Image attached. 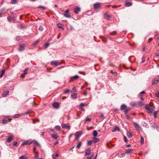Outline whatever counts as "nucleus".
<instances>
[{
	"label": "nucleus",
	"instance_id": "nucleus-21",
	"mask_svg": "<svg viewBox=\"0 0 159 159\" xmlns=\"http://www.w3.org/2000/svg\"><path fill=\"white\" fill-rule=\"evenodd\" d=\"M51 137L55 139H57L58 138V136L57 134H55L51 135Z\"/></svg>",
	"mask_w": 159,
	"mask_h": 159
},
{
	"label": "nucleus",
	"instance_id": "nucleus-7",
	"mask_svg": "<svg viewBox=\"0 0 159 159\" xmlns=\"http://www.w3.org/2000/svg\"><path fill=\"white\" fill-rule=\"evenodd\" d=\"M25 44H20L19 50L20 51H22L24 50L25 47Z\"/></svg>",
	"mask_w": 159,
	"mask_h": 159
},
{
	"label": "nucleus",
	"instance_id": "nucleus-31",
	"mask_svg": "<svg viewBox=\"0 0 159 159\" xmlns=\"http://www.w3.org/2000/svg\"><path fill=\"white\" fill-rule=\"evenodd\" d=\"M21 116V114H16L14 115L13 117L14 118H19V117Z\"/></svg>",
	"mask_w": 159,
	"mask_h": 159
},
{
	"label": "nucleus",
	"instance_id": "nucleus-9",
	"mask_svg": "<svg viewBox=\"0 0 159 159\" xmlns=\"http://www.w3.org/2000/svg\"><path fill=\"white\" fill-rule=\"evenodd\" d=\"M13 138V136H8V138H7V141L8 143H10L11 142V140H12Z\"/></svg>",
	"mask_w": 159,
	"mask_h": 159
},
{
	"label": "nucleus",
	"instance_id": "nucleus-17",
	"mask_svg": "<svg viewBox=\"0 0 159 159\" xmlns=\"http://www.w3.org/2000/svg\"><path fill=\"white\" fill-rule=\"evenodd\" d=\"M133 151V149H129L127 150L126 151H125V153L127 154H129L132 153V151Z\"/></svg>",
	"mask_w": 159,
	"mask_h": 159
},
{
	"label": "nucleus",
	"instance_id": "nucleus-43",
	"mask_svg": "<svg viewBox=\"0 0 159 159\" xmlns=\"http://www.w3.org/2000/svg\"><path fill=\"white\" fill-rule=\"evenodd\" d=\"M38 29L39 30L42 31L43 30V28L42 26H40Z\"/></svg>",
	"mask_w": 159,
	"mask_h": 159
},
{
	"label": "nucleus",
	"instance_id": "nucleus-60",
	"mask_svg": "<svg viewBox=\"0 0 159 159\" xmlns=\"http://www.w3.org/2000/svg\"><path fill=\"white\" fill-rule=\"evenodd\" d=\"M39 158V155H36L34 158V159H38Z\"/></svg>",
	"mask_w": 159,
	"mask_h": 159
},
{
	"label": "nucleus",
	"instance_id": "nucleus-46",
	"mask_svg": "<svg viewBox=\"0 0 159 159\" xmlns=\"http://www.w3.org/2000/svg\"><path fill=\"white\" fill-rule=\"evenodd\" d=\"M100 118L102 119H103L104 118V115L103 114H101L100 116Z\"/></svg>",
	"mask_w": 159,
	"mask_h": 159
},
{
	"label": "nucleus",
	"instance_id": "nucleus-47",
	"mask_svg": "<svg viewBox=\"0 0 159 159\" xmlns=\"http://www.w3.org/2000/svg\"><path fill=\"white\" fill-rule=\"evenodd\" d=\"M155 95L157 97L159 98V92H157L156 93Z\"/></svg>",
	"mask_w": 159,
	"mask_h": 159
},
{
	"label": "nucleus",
	"instance_id": "nucleus-38",
	"mask_svg": "<svg viewBox=\"0 0 159 159\" xmlns=\"http://www.w3.org/2000/svg\"><path fill=\"white\" fill-rule=\"evenodd\" d=\"M57 26L60 28H62L63 25L60 23H58L57 24Z\"/></svg>",
	"mask_w": 159,
	"mask_h": 159
},
{
	"label": "nucleus",
	"instance_id": "nucleus-29",
	"mask_svg": "<svg viewBox=\"0 0 159 159\" xmlns=\"http://www.w3.org/2000/svg\"><path fill=\"white\" fill-rule=\"evenodd\" d=\"M17 2V0H11V4H14L16 3Z\"/></svg>",
	"mask_w": 159,
	"mask_h": 159
},
{
	"label": "nucleus",
	"instance_id": "nucleus-54",
	"mask_svg": "<svg viewBox=\"0 0 159 159\" xmlns=\"http://www.w3.org/2000/svg\"><path fill=\"white\" fill-rule=\"evenodd\" d=\"M145 61V58L144 57H143L142 59L141 63H143Z\"/></svg>",
	"mask_w": 159,
	"mask_h": 159
},
{
	"label": "nucleus",
	"instance_id": "nucleus-16",
	"mask_svg": "<svg viewBox=\"0 0 159 159\" xmlns=\"http://www.w3.org/2000/svg\"><path fill=\"white\" fill-rule=\"evenodd\" d=\"M71 98L73 99H75L77 98V93H74L71 95Z\"/></svg>",
	"mask_w": 159,
	"mask_h": 159
},
{
	"label": "nucleus",
	"instance_id": "nucleus-35",
	"mask_svg": "<svg viewBox=\"0 0 159 159\" xmlns=\"http://www.w3.org/2000/svg\"><path fill=\"white\" fill-rule=\"evenodd\" d=\"M92 141L91 140L88 141L87 143V145L88 146H90L92 145Z\"/></svg>",
	"mask_w": 159,
	"mask_h": 159
},
{
	"label": "nucleus",
	"instance_id": "nucleus-24",
	"mask_svg": "<svg viewBox=\"0 0 159 159\" xmlns=\"http://www.w3.org/2000/svg\"><path fill=\"white\" fill-rule=\"evenodd\" d=\"M79 78V76L77 75L74 76L71 78V80H72L74 79H77Z\"/></svg>",
	"mask_w": 159,
	"mask_h": 159
},
{
	"label": "nucleus",
	"instance_id": "nucleus-41",
	"mask_svg": "<svg viewBox=\"0 0 159 159\" xmlns=\"http://www.w3.org/2000/svg\"><path fill=\"white\" fill-rule=\"evenodd\" d=\"M148 112L149 113H152L153 111V110L152 108H150V110H148Z\"/></svg>",
	"mask_w": 159,
	"mask_h": 159
},
{
	"label": "nucleus",
	"instance_id": "nucleus-26",
	"mask_svg": "<svg viewBox=\"0 0 159 159\" xmlns=\"http://www.w3.org/2000/svg\"><path fill=\"white\" fill-rule=\"evenodd\" d=\"M5 73V70H1V73L0 75V78L2 77Z\"/></svg>",
	"mask_w": 159,
	"mask_h": 159
},
{
	"label": "nucleus",
	"instance_id": "nucleus-8",
	"mask_svg": "<svg viewBox=\"0 0 159 159\" xmlns=\"http://www.w3.org/2000/svg\"><path fill=\"white\" fill-rule=\"evenodd\" d=\"M100 7V4L99 3H96L94 4V8L95 9H97L99 8Z\"/></svg>",
	"mask_w": 159,
	"mask_h": 159
},
{
	"label": "nucleus",
	"instance_id": "nucleus-49",
	"mask_svg": "<svg viewBox=\"0 0 159 159\" xmlns=\"http://www.w3.org/2000/svg\"><path fill=\"white\" fill-rule=\"evenodd\" d=\"M19 159H26V158L24 156H22L20 157Z\"/></svg>",
	"mask_w": 159,
	"mask_h": 159
},
{
	"label": "nucleus",
	"instance_id": "nucleus-44",
	"mask_svg": "<svg viewBox=\"0 0 159 159\" xmlns=\"http://www.w3.org/2000/svg\"><path fill=\"white\" fill-rule=\"evenodd\" d=\"M126 118L128 120H129L130 119V117L127 115H126Z\"/></svg>",
	"mask_w": 159,
	"mask_h": 159
},
{
	"label": "nucleus",
	"instance_id": "nucleus-32",
	"mask_svg": "<svg viewBox=\"0 0 159 159\" xmlns=\"http://www.w3.org/2000/svg\"><path fill=\"white\" fill-rule=\"evenodd\" d=\"M40 41L39 40H37L33 43V45L35 46L37 45Z\"/></svg>",
	"mask_w": 159,
	"mask_h": 159
},
{
	"label": "nucleus",
	"instance_id": "nucleus-25",
	"mask_svg": "<svg viewBox=\"0 0 159 159\" xmlns=\"http://www.w3.org/2000/svg\"><path fill=\"white\" fill-rule=\"evenodd\" d=\"M63 15L65 17L70 18L71 17V16L68 14V13H66L63 14Z\"/></svg>",
	"mask_w": 159,
	"mask_h": 159
},
{
	"label": "nucleus",
	"instance_id": "nucleus-30",
	"mask_svg": "<svg viewBox=\"0 0 159 159\" xmlns=\"http://www.w3.org/2000/svg\"><path fill=\"white\" fill-rule=\"evenodd\" d=\"M144 138L142 136H141V143L142 144H144Z\"/></svg>",
	"mask_w": 159,
	"mask_h": 159
},
{
	"label": "nucleus",
	"instance_id": "nucleus-14",
	"mask_svg": "<svg viewBox=\"0 0 159 159\" xmlns=\"http://www.w3.org/2000/svg\"><path fill=\"white\" fill-rule=\"evenodd\" d=\"M132 3L129 2H126L125 3V6L126 7H129L132 6Z\"/></svg>",
	"mask_w": 159,
	"mask_h": 159
},
{
	"label": "nucleus",
	"instance_id": "nucleus-39",
	"mask_svg": "<svg viewBox=\"0 0 159 159\" xmlns=\"http://www.w3.org/2000/svg\"><path fill=\"white\" fill-rule=\"evenodd\" d=\"M49 43H47L44 44V47L45 48H46L48 47L49 46Z\"/></svg>",
	"mask_w": 159,
	"mask_h": 159
},
{
	"label": "nucleus",
	"instance_id": "nucleus-4",
	"mask_svg": "<svg viewBox=\"0 0 159 159\" xmlns=\"http://www.w3.org/2000/svg\"><path fill=\"white\" fill-rule=\"evenodd\" d=\"M51 65H55L56 66H57L61 64V63H58V61H53L51 62Z\"/></svg>",
	"mask_w": 159,
	"mask_h": 159
},
{
	"label": "nucleus",
	"instance_id": "nucleus-40",
	"mask_svg": "<svg viewBox=\"0 0 159 159\" xmlns=\"http://www.w3.org/2000/svg\"><path fill=\"white\" fill-rule=\"evenodd\" d=\"M70 89H66L64 91V93L66 94L70 92Z\"/></svg>",
	"mask_w": 159,
	"mask_h": 159
},
{
	"label": "nucleus",
	"instance_id": "nucleus-22",
	"mask_svg": "<svg viewBox=\"0 0 159 159\" xmlns=\"http://www.w3.org/2000/svg\"><path fill=\"white\" fill-rule=\"evenodd\" d=\"M98 134V133L96 130H94L93 132V135L94 137H96Z\"/></svg>",
	"mask_w": 159,
	"mask_h": 159
},
{
	"label": "nucleus",
	"instance_id": "nucleus-18",
	"mask_svg": "<svg viewBox=\"0 0 159 159\" xmlns=\"http://www.w3.org/2000/svg\"><path fill=\"white\" fill-rule=\"evenodd\" d=\"M90 90V89L89 88L86 89L85 90L84 93H83V94L84 96H86L87 95L88 93V90L89 91Z\"/></svg>",
	"mask_w": 159,
	"mask_h": 159
},
{
	"label": "nucleus",
	"instance_id": "nucleus-48",
	"mask_svg": "<svg viewBox=\"0 0 159 159\" xmlns=\"http://www.w3.org/2000/svg\"><path fill=\"white\" fill-rule=\"evenodd\" d=\"M86 120L87 121H91V119L89 118H88V117H87L86 118Z\"/></svg>",
	"mask_w": 159,
	"mask_h": 159
},
{
	"label": "nucleus",
	"instance_id": "nucleus-5",
	"mask_svg": "<svg viewBox=\"0 0 159 159\" xmlns=\"http://www.w3.org/2000/svg\"><path fill=\"white\" fill-rule=\"evenodd\" d=\"M159 82V78H157L154 79L152 82V85H154Z\"/></svg>",
	"mask_w": 159,
	"mask_h": 159
},
{
	"label": "nucleus",
	"instance_id": "nucleus-19",
	"mask_svg": "<svg viewBox=\"0 0 159 159\" xmlns=\"http://www.w3.org/2000/svg\"><path fill=\"white\" fill-rule=\"evenodd\" d=\"M32 143V142H30V141H27L25 142V143H23L22 144V145H24L25 144L26 145H30Z\"/></svg>",
	"mask_w": 159,
	"mask_h": 159
},
{
	"label": "nucleus",
	"instance_id": "nucleus-12",
	"mask_svg": "<svg viewBox=\"0 0 159 159\" xmlns=\"http://www.w3.org/2000/svg\"><path fill=\"white\" fill-rule=\"evenodd\" d=\"M81 135V134L80 133V132H76L75 134V139H78V138Z\"/></svg>",
	"mask_w": 159,
	"mask_h": 159
},
{
	"label": "nucleus",
	"instance_id": "nucleus-52",
	"mask_svg": "<svg viewBox=\"0 0 159 159\" xmlns=\"http://www.w3.org/2000/svg\"><path fill=\"white\" fill-rule=\"evenodd\" d=\"M85 104L82 102V103H81L80 104V106L81 107H83L84 106H85Z\"/></svg>",
	"mask_w": 159,
	"mask_h": 159
},
{
	"label": "nucleus",
	"instance_id": "nucleus-10",
	"mask_svg": "<svg viewBox=\"0 0 159 159\" xmlns=\"http://www.w3.org/2000/svg\"><path fill=\"white\" fill-rule=\"evenodd\" d=\"M59 104L58 103L55 102L53 104V106L55 108H58L59 107Z\"/></svg>",
	"mask_w": 159,
	"mask_h": 159
},
{
	"label": "nucleus",
	"instance_id": "nucleus-27",
	"mask_svg": "<svg viewBox=\"0 0 159 159\" xmlns=\"http://www.w3.org/2000/svg\"><path fill=\"white\" fill-rule=\"evenodd\" d=\"M82 143L81 142H79L78 145L76 146V148H80L81 146Z\"/></svg>",
	"mask_w": 159,
	"mask_h": 159
},
{
	"label": "nucleus",
	"instance_id": "nucleus-6",
	"mask_svg": "<svg viewBox=\"0 0 159 159\" xmlns=\"http://www.w3.org/2000/svg\"><path fill=\"white\" fill-rule=\"evenodd\" d=\"M91 149L90 148H88L86 150L85 152V156H87L89 155L90 154Z\"/></svg>",
	"mask_w": 159,
	"mask_h": 159
},
{
	"label": "nucleus",
	"instance_id": "nucleus-51",
	"mask_svg": "<svg viewBox=\"0 0 159 159\" xmlns=\"http://www.w3.org/2000/svg\"><path fill=\"white\" fill-rule=\"evenodd\" d=\"M17 144V142L15 141V142H14L13 145V146H15Z\"/></svg>",
	"mask_w": 159,
	"mask_h": 159
},
{
	"label": "nucleus",
	"instance_id": "nucleus-11",
	"mask_svg": "<svg viewBox=\"0 0 159 159\" xmlns=\"http://www.w3.org/2000/svg\"><path fill=\"white\" fill-rule=\"evenodd\" d=\"M61 126L63 128H66L69 129L70 128V126L69 125H66L65 124H62Z\"/></svg>",
	"mask_w": 159,
	"mask_h": 159
},
{
	"label": "nucleus",
	"instance_id": "nucleus-13",
	"mask_svg": "<svg viewBox=\"0 0 159 159\" xmlns=\"http://www.w3.org/2000/svg\"><path fill=\"white\" fill-rule=\"evenodd\" d=\"M120 129L119 128V127L116 126L114 129L112 130V132H116V131H120Z\"/></svg>",
	"mask_w": 159,
	"mask_h": 159
},
{
	"label": "nucleus",
	"instance_id": "nucleus-1",
	"mask_svg": "<svg viewBox=\"0 0 159 159\" xmlns=\"http://www.w3.org/2000/svg\"><path fill=\"white\" fill-rule=\"evenodd\" d=\"M120 109L121 111H124V112L126 114H127L128 111L131 109L130 107H127L125 104H122L121 105Z\"/></svg>",
	"mask_w": 159,
	"mask_h": 159
},
{
	"label": "nucleus",
	"instance_id": "nucleus-37",
	"mask_svg": "<svg viewBox=\"0 0 159 159\" xmlns=\"http://www.w3.org/2000/svg\"><path fill=\"white\" fill-rule=\"evenodd\" d=\"M38 8H40L43 10H44L46 9V7H45L41 6H39Z\"/></svg>",
	"mask_w": 159,
	"mask_h": 159
},
{
	"label": "nucleus",
	"instance_id": "nucleus-42",
	"mask_svg": "<svg viewBox=\"0 0 159 159\" xmlns=\"http://www.w3.org/2000/svg\"><path fill=\"white\" fill-rule=\"evenodd\" d=\"M111 72L112 74H113L115 75H117V72L115 71H113V70H111Z\"/></svg>",
	"mask_w": 159,
	"mask_h": 159
},
{
	"label": "nucleus",
	"instance_id": "nucleus-55",
	"mask_svg": "<svg viewBox=\"0 0 159 159\" xmlns=\"http://www.w3.org/2000/svg\"><path fill=\"white\" fill-rule=\"evenodd\" d=\"M139 104L140 106H141L143 104V102L141 101H139Z\"/></svg>",
	"mask_w": 159,
	"mask_h": 159
},
{
	"label": "nucleus",
	"instance_id": "nucleus-58",
	"mask_svg": "<svg viewBox=\"0 0 159 159\" xmlns=\"http://www.w3.org/2000/svg\"><path fill=\"white\" fill-rule=\"evenodd\" d=\"M152 38H150L148 40V42L150 43L152 41Z\"/></svg>",
	"mask_w": 159,
	"mask_h": 159
},
{
	"label": "nucleus",
	"instance_id": "nucleus-36",
	"mask_svg": "<svg viewBox=\"0 0 159 159\" xmlns=\"http://www.w3.org/2000/svg\"><path fill=\"white\" fill-rule=\"evenodd\" d=\"M145 108L147 110H150V107L149 105L147 104L145 106Z\"/></svg>",
	"mask_w": 159,
	"mask_h": 159
},
{
	"label": "nucleus",
	"instance_id": "nucleus-15",
	"mask_svg": "<svg viewBox=\"0 0 159 159\" xmlns=\"http://www.w3.org/2000/svg\"><path fill=\"white\" fill-rule=\"evenodd\" d=\"M53 159H57V157H58V154L57 153H54L52 155Z\"/></svg>",
	"mask_w": 159,
	"mask_h": 159
},
{
	"label": "nucleus",
	"instance_id": "nucleus-57",
	"mask_svg": "<svg viewBox=\"0 0 159 159\" xmlns=\"http://www.w3.org/2000/svg\"><path fill=\"white\" fill-rule=\"evenodd\" d=\"M34 144H36V145H39V143L36 141H35L34 142Z\"/></svg>",
	"mask_w": 159,
	"mask_h": 159
},
{
	"label": "nucleus",
	"instance_id": "nucleus-63",
	"mask_svg": "<svg viewBox=\"0 0 159 159\" xmlns=\"http://www.w3.org/2000/svg\"><path fill=\"white\" fill-rule=\"evenodd\" d=\"M154 116L155 118H157V115L156 114H154Z\"/></svg>",
	"mask_w": 159,
	"mask_h": 159
},
{
	"label": "nucleus",
	"instance_id": "nucleus-33",
	"mask_svg": "<svg viewBox=\"0 0 159 159\" xmlns=\"http://www.w3.org/2000/svg\"><path fill=\"white\" fill-rule=\"evenodd\" d=\"M104 15L107 18V20H108L111 17V16L108 15L107 13H105Z\"/></svg>",
	"mask_w": 159,
	"mask_h": 159
},
{
	"label": "nucleus",
	"instance_id": "nucleus-64",
	"mask_svg": "<svg viewBox=\"0 0 159 159\" xmlns=\"http://www.w3.org/2000/svg\"><path fill=\"white\" fill-rule=\"evenodd\" d=\"M69 12V10L68 9V10H67L66 11H65V12L66 13H68Z\"/></svg>",
	"mask_w": 159,
	"mask_h": 159
},
{
	"label": "nucleus",
	"instance_id": "nucleus-59",
	"mask_svg": "<svg viewBox=\"0 0 159 159\" xmlns=\"http://www.w3.org/2000/svg\"><path fill=\"white\" fill-rule=\"evenodd\" d=\"M36 150V148L35 147H33V151L34 152H35Z\"/></svg>",
	"mask_w": 159,
	"mask_h": 159
},
{
	"label": "nucleus",
	"instance_id": "nucleus-50",
	"mask_svg": "<svg viewBox=\"0 0 159 159\" xmlns=\"http://www.w3.org/2000/svg\"><path fill=\"white\" fill-rule=\"evenodd\" d=\"M124 141L125 142L127 143V139L126 137L125 136H124Z\"/></svg>",
	"mask_w": 159,
	"mask_h": 159
},
{
	"label": "nucleus",
	"instance_id": "nucleus-34",
	"mask_svg": "<svg viewBox=\"0 0 159 159\" xmlns=\"http://www.w3.org/2000/svg\"><path fill=\"white\" fill-rule=\"evenodd\" d=\"M127 135L128 137L130 138L132 136L131 133L130 132H128L127 133Z\"/></svg>",
	"mask_w": 159,
	"mask_h": 159
},
{
	"label": "nucleus",
	"instance_id": "nucleus-3",
	"mask_svg": "<svg viewBox=\"0 0 159 159\" xmlns=\"http://www.w3.org/2000/svg\"><path fill=\"white\" fill-rule=\"evenodd\" d=\"M80 11V8L78 6L76 7L74 9V12L76 14H78L79 12Z\"/></svg>",
	"mask_w": 159,
	"mask_h": 159
},
{
	"label": "nucleus",
	"instance_id": "nucleus-53",
	"mask_svg": "<svg viewBox=\"0 0 159 159\" xmlns=\"http://www.w3.org/2000/svg\"><path fill=\"white\" fill-rule=\"evenodd\" d=\"M16 39L17 41H19L20 39V37L19 36H18L16 37Z\"/></svg>",
	"mask_w": 159,
	"mask_h": 159
},
{
	"label": "nucleus",
	"instance_id": "nucleus-45",
	"mask_svg": "<svg viewBox=\"0 0 159 159\" xmlns=\"http://www.w3.org/2000/svg\"><path fill=\"white\" fill-rule=\"evenodd\" d=\"M28 70V69L27 68H25L24 71V74H27Z\"/></svg>",
	"mask_w": 159,
	"mask_h": 159
},
{
	"label": "nucleus",
	"instance_id": "nucleus-23",
	"mask_svg": "<svg viewBox=\"0 0 159 159\" xmlns=\"http://www.w3.org/2000/svg\"><path fill=\"white\" fill-rule=\"evenodd\" d=\"M9 92L8 91H4V93L3 94L2 96L3 97H5L7 95H8L9 93Z\"/></svg>",
	"mask_w": 159,
	"mask_h": 159
},
{
	"label": "nucleus",
	"instance_id": "nucleus-20",
	"mask_svg": "<svg viewBox=\"0 0 159 159\" xmlns=\"http://www.w3.org/2000/svg\"><path fill=\"white\" fill-rule=\"evenodd\" d=\"M93 140L94 143H97L99 141V139L98 138H96V137H93Z\"/></svg>",
	"mask_w": 159,
	"mask_h": 159
},
{
	"label": "nucleus",
	"instance_id": "nucleus-2",
	"mask_svg": "<svg viewBox=\"0 0 159 159\" xmlns=\"http://www.w3.org/2000/svg\"><path fill=\"white\" fill-rule=\"evenodd\" d=\"M8 118L7 119H3L2 120V122L3 124H6L8 122H10L11 120V119L9 118V116H7Z\"/></svg>",
	"mask_w": 159,
	"mask_h": 159
},
{
	"label": "nucleus",
	"instance_id": "nucleus-62",
	"mask_svg": "<svg viewBox=\"0 0 159 159\" xmlns=\"http://www.w3.org/2000/svg\"><path fill=\"white\" fill-rule=\"evenodd\" d=\"M145 93V91H143L141 92L140 93V94H143V93Z\"/></svg>",
	"mask_w": 159,
	"mask_h": 159
},
{
	"label": "nucleus",
	"instance_id": "nucleus-56",
	"mask_svg": "<svg viewBox=\"0 0 159 159\" xmlns=\"http://www.w3.org/2000/svg\"><path fill=\"white\" fill-rule=\"evenodd\" d=\"M93 154L91 155L90 157H88L87 159H92V158L93 157Z\"/></svg>",
	"mask_w": 159,
	"mask_h": 159
},
{
	"label": "nucleus",
	"instance_id": "nucleus-61",
	"mask_svg": "<svg viewBox=\"0 0 159 159\" xmlns=\"http://www.w3.org/2000/svg\"><path fill=\"white\" fill-rule=\"evenodd\" d=\"M8 20L9 21H11V16H9V17H8Z\"/></svg>",
	"mask_w": 159,
	"mask_h": 159
},
{
	"label": "nucleus",
	"instance_id": "nucleus-28",
	"mask_svg": "<svg viewBox=\"0 0 159 159\" xmlns=\"http://www.w3.org/2000/svg\"><path fill=\"white\" fill-rule=\"evenodd\" d=\"M55 129L57 131L60 130L61 129V127L59 125H57L55 127Z\"/></svg>",
	"mask_w": 159,
	"mask_h": 159
}]
</instances>
